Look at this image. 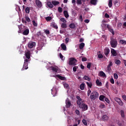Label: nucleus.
I'll use <instances>...</instances> for the list:
<instances>
[{
	"mask_svg": "<svg viewBox=\"0 0 126 126\" xmlns=\"http://www.w3.org/2000/svg\"><path fill=\"white\" fill-rule=\"evenodd\" d=\"M69 38L67 37L65 39V41L66 43H67L69 42Z\"/></svg>",
	"mask_w": 126,
	"mask_h": 126,
	"instance_id": "obj_61",
	"label": "nucleus"
},
{
	"mask_svg": "<svg viewBox=\"0 0 126 126\" xmlns=\"http://www.w3.org/2000/svg\"><path fill=\"white\" fill-rule=\"evenodd\" d=\"M47 5L49 8H53L54 7V5L51 1H48Z\"/></svg>",
	"mask_w": 126,
	"mask_h": 126,
	"instance_id": "obj_14",
	"label": "nucleus"
},
{
	"mask_svg": "<svg viewBox=\"0 0 126 126\" xmlns=\"http://www.w3.org/2000/svg\"><path fill=\"white\" fill-rule=\"evenodd\" d=\"M30 30L29 29H27L24 31V32H23V34L24 35H28L29 34Z\"/></svg>",
	"mask_w": 126,
	"mask_h": 126,
	"instance_id": "obj_15",
	"label": "nucleus"
},
{
	"mask_svg": "<svg viewBox=\"0 0 126 126\" xmlns=\"http://www.w3.org/2000/svg\"><path fill=\"white\" fill-rule=\"evenodd\" d=\"M56 77L61 80L64 81L65 80V78L64 77L60 75V74L56 75Z\"/></svg>",
	"mask_w": 126,
	"mask_h": 126,
	"instance_id": "obj_18",
	"label": "nucleus"
},
{
	"mask_svg": "<svg viewBox=\"0 0 126 126\" xmlns=\"http://www.w3.org/2000/svg\"><path fill=\"white\" fill-rule=\"evenodd\" d=\"M110 50L108 48H106L104 49V55L106 56V58H108L109 57V55L110 54Z\"/></svg>",
	"mask_w": 126,
	"mask_h": 126,
	"instance_id": "obj_7",
	"label": "nucleus"
},
{
	"mask_svg": "<svg viewBox=\"0 0 126 126\" xmlns=\"http://www.w3.org/2000/svg\"><path fill=\"white\" fill-rule=\"evenodd\" d=\"M102 26H104V27H106V28L108 29V30L110 32H111V33L112 34V35H114L115 34V32L113 30V29H112L111 28V27L109 25H106V24H102Z\"/></svg>",
	"mask_w": 126,
	"mask_h": 126,
	"instance_id": "obj_3",
	"label": "nucleus"
},
{
	"mask_svg": "<svg viewBox=\"0 0 126 126\" xmlns=\"http://www.w3.org/2000/svg\"><path fill=\"white\" fill-rule=\"evenodd\" d=\"M75 112L77 115H80V111L78 110H76L75 111Z\"/></svg>",
	"mask_w": 126,
	"mask_h": 126,
	"instance_id": "obj_63",
	"label": "nucleus"
},
{
	"mask_svg": "<svg viewBox=\"0 0 126 126\" xmlns=\"http://www.w3.org/2000/svg\"><path fill=\"white\" fill-rule=\"evenodd\" d=\"M37 39L39 40V41H43L44 40V39H43V36L41 35L39 37H37Z\"/></svg>",
	"mask_w": 126,
	"mask_h": 126,
	"instance_id": "obj_36",
	"label": "nucleus"
},
{
	"mask_svg": "<svg viewBox=\"0 0 126 126\" xmlns=\"http://www.w3.org/2000/svg\"><path fill=\"white\" fill-rule=\"evenodd\" d=\"M91 66V63H89L87 64V68H88V69H90Z\"/></svg>",
	"mask_w": 126,
	"mask_h": 126,
	"instance_id": "obj_60",
	"label": "nucleus"
},
{
	"mask_svg": "<svg viewBox=\"0 0 126 126\" xmlns=\"http://www.w3.org/2000/svg\"><path fill=\"white\" fill-rule=\"evenodd\" d=\"M114 79H118V77H119L118 74L115 73L114 74Z\"/></svg>",
	"mask_w": 126,
	"mask_h": 126,
	"instance_id": "obj_42",
	"label": "nucleus"
},
{
	"mask_svg": "<svg viewBox=\"0 0 126 126\" xmlns=\"http://www.w3.org/2000/svg\"><path fill=\"white\" fill-rule=\"evenodd\" d=\"M120 42L122 44L126 45V41L124 40H120Z\"/></svg>",
	"mask_w": 126,
	"mask_h": 126,
	"instance_id": "obj_39",
	"label": "nucleus"
},
{
	"mask_svg": "<svg viewBox=\"0 0 126 126\" xmlns=\"http://www.w3.org/2000/svg\"><path fill=\"white\" fill-rule=\"evenodd\" d=\"M119 2L117 0L115 1L114 2V5H115V6L117 7L119 6Z\"/></svg>",
	"mask_w": 126,
	"mask_h": 126,
	"instance_id": "obj_49",
	"label": "nucleus"
},
{
	"mask_svg": "<svg viewBox=\"0 0 126 126\" xmlns=\"http://www.w3.org/2000/svg\"><path fill=\"white\" fill-rule=\"evenodd\" d=\"M120 114L121 115L122 118H125V112L123 110H121L120 111Z\"/></svg>",
	"mask_w": 126,
	"mask_h": 126,
	"instance_id": "obj_29",
	"label": "nucleus"
},
{
	"mask_svg": "<svg viewBox=\"0 0 126 126\" xmlns=\"http://www.w3.org/2000/svg\"><path fill=\"white\" fill-rule=\"evenodd\" d=\"M36 35L37 36V37L41 36V32H38L36 33Z\"/></svg>",
	"mask_w": 126,
	"mask_h": 126,
	"instance_id": "obj_53",
	"label": "nucleus"
},
{
	"mask_svg": "<svg viewBox=\"0 0 126 126\" xmlns=\"http://www.w3.org/2000/svg\"><path fill=\"white\" fill-rule=\"evenodd\" d=\"M112 0H109L108 2V6L109 8H111L112 7Z\"/></svg>",
	"mask_w": 126,
	"mask_h": 126,
	"instance_id": "obj_31",
	"label": "nucleus"
},
{
	"mask_svg": "<svg viewBox=\"0 0 126 126\" xmlns=\"http://www.w3.org/2000/svg\"><path fill=\"white\" fill-rule=\"evenodd\" d=\"M82 100H77V105L79 106V107H80V105H81V101Z\"/></svg>",
	"mask_w": 126,
	"mask_h": 126,
	"instance_id": "obj_52",
	"label": "nucleus"
},
{
	"mask_svg": "<svg viewBox=\"0 0 126 126\" xmlns=\"http://www.w3.org/2000/svg\"><path fill=\"white\" fill-rule=\"evenodd\" d=\"M78 68V67L77 66H74L73 67V70L74 72H76L77 71V69Z\"/></svg>",
	"mask_w": 126,
	"mask_h": 126,
	"instance_id": "obj_48",
	"label": "nucleus"
},
{
	"mask_svg": "<svg viewBox=\"0 0 126 126\" xmlns=\"http://www.w3.org/2000/svg\"><path fill=\"white\" fill-rule=\"evenodd\" d=\"M61 47L62 50H63V51H66V45L64 43H62L61 45Z\"/></svg>",
	"mask_w": 126,
	"mask_h": 126,
	"instance_id": "obj_20",
	"label": "nucleus"
},
{
	"mask_svg": "<svg viewBox=\"0 0 126 126\" xmlns=\"http://www.w3.org/2000/svg\"><path fill=\"white\" fill-rule=\"evenodd\" d=\"M95 83H96V86H102V82H100L99 79H97L95 81Z\"/></svg>",
	"mask_w": 126,
	"mask_h": 126,
	"instance_id": "obj_21",
	"label": "nucleus"
},
{
	"mask_svg": "<svg viewBox=\"0 0 126 126\" xmlns=\"http://www.w3.org/2000/svg\"><path fill=\"white\" fill-rule=\"evenodd\" d=\"M28 45V47L29 48H32L35 47L36 43L35 42H33V41H30V42H29Z\"/></svg>",
	"mask_w": 126,
	"mask_h": 126,
	"instance_id": "obj_5",
	"label": "nucleus"
},
{
	"mask_svg": "<svg viewBox=\"0 0 126 126\" xmlns=\"http://www.w3.org/2000/svg\"><path fill=\"white\" fill-rule=\"evenodd\" d=\"M91 98L93 100H95L99 97V94L97 92L95 91L92 93L91 95L90 96Z\"/></svg>",
	"mask_w": 126,
	"mask_h": 126,
	"instance_id": "obj_2",
	"label": "nucleus"
},
{
	"mask_svg": "<svg viewBox=\"0 0 126 126\" xmlns=\"http://www.w3.org/2000/svg\"><path fill=\"white\" fill-rule=\"evenodd\" d=\"M98 76L100 77H105L106 74L103 71H101L99 72V74H98Z\"/></svg>",
	"mask_w": 126,
	"mask_h": 126,
	"instance_id": "obj_17",
	"label": "nucleus"
},
{
	"mask_svg": "<svg viewBox=\"0 0 126 126\" xmlns=\"http://www.w3.org/2000/svg\"><path fill=\"white\" fill-rule=\"evenodd\" d=\"M76 60L74 58H71L69 59V65H76Z\"/></svg>",
	"mask_w": 126,
	"mask_h": 126,
	"instance_id": "obj_4",
	"label": "nucleus"
},
{
	"mask_svg": "<svg viewBox=\"0 0 126 126\" xmlns=\"http://www.w3.org/2000/svg\"><path fill=\"white\" fill-rule=\"evenodd\" d=\"M97 58L99 59H101L103 58V56L102 54H99L97 55Z\"/></svg>",
	"mask_w": 126,
	"mask_h": 126,
	"instance_id": "obj_41",
	"label": "nucleus"
},
{
	"mask_svg": "<svg viewBox=\"0 0 126 126\" xmlns=\"http://www.w3.org/2000/svg\"><path fill=\"white\" fill-rule=\"evenodd\" d=\"M51 27H52L56 30H58L59 29V27H58V25H57V24H56L55 22H52L51 23Z\"/></svg>",
	"mask_w": 126,
	"mask_h": 126,
	"instance_id": "obj_13",
	"label": "nucleus"
},
{
	"mask_svg": "<svg viewBox=\"0 0 126 126\" xmlns=\"http://www.w3.org/2000/svg\"><path fill=\"white\" fill-rule=\"evenodd\" d=\"M110 82L111 84H114L115 83L114 80L113 78H111L110 80Z\"/></svg>",
	"mask_w": 126,
	"mask_h": 126,
	"instance_id": "obj_51",
	"label": "nucleus"
},
{
	"mask_svg": "<svg viewBox=\"0 0 126 126\" xmlns=\"http://www.w3.org/2000/svg\"><path fill=\"white\" fill-rule=\"evenodd\" d=\"M25 19H26V21L27 22H31V20L30 19V18H29V17H28V16H27L26 17H25Z\"/></svg>",
	"mask_w": 126,
	"mask_h": 126,
	"instance_id": "obj_37",
	"label": "nucleus"
},
{
	"mask_svg": "<svg viewBox=\"0 0 126 126\" xmlns=\"http://www.w3.org/2000/svg\"><path fill=\"white\" fill-rule=\"evenodd\" d=\"M25 12L27 14H29L30 12V7L29 6H27L25 8Z\"/></svg>",
	"mask_w": 126,
	"mask_h": 126,
	"instance_id": "obj_23",
	"label": "nucleus"
},
{
	"mask_svg": "<svg viewBox=\"0 0 126 126\" xmlns=\"http://www.w3.org/2000/svg\"><path fill=\"white\" fill-rule=\"evenodd\" d=\"M104 100L106 101L107 103L109 104L110 103V100H109L108 98H104Z\"/></svg>",
	"mask_w": 126,
	"mask_h": 126,
	"instance_id": "obj_56",
	"label": "nucleus"
},
{
	"mask_svg": "<svg viewBox=\"0 0 126 126\" xmlns=\"http://www.w3.org/2000/svg\"><path fill=\"white\" fill-rule=\"evenodd\" d=\"M59 56H60V59H61L62 60H63V54H62L61 53H59Z\"/></svg>",
	"mask_w": 126,
	"mask_h": 126,
	"instance_id": "obj_59",
	"label": "nucleus"
},
{
	"mask_svg": "<svg viewBox=\"0 0 126 126\" xmlns=\"http://www.w3.org/2000/svg\"><path fill=\"white\" fill-rule=\"evenodd\" d=\"M38 45L42 48L44 46V42H40V43H39Z\"/></svg>",
	"mask_w": 126,
	"mask_h": 126,
	"instance_id": "obj_38",
	"label": "nucleus"
},
{
	"mask_svg": "<svg viewBox=\"0 0 126 126\" xmlns=\"http://www.w3.org/2000/svg\"><path fill=\"white\" fill-rule=\"evenodd\" d=\"M86 84L90 88H92L93 86V83L91 82H87Z\"/></svg>",
	"mask_w": 126,
	"mask_h": 126,
	"instance_id": "obj_26",
	"label": "nucleus"
},
{
	"mask_svg": "<svg viewBox=\"0 0 126 126\" xmlns=\"http://www.w3.org/2000/svg\"><path fill=\"white\" fill-rule=\"evenodd\" d=\"M25 57H26V59H27L28 60L30 59V58H31V52L30 51H27L25 53Z\"/></svg>",
	"mask_w": 126,
	"mask_h": 126,
	"instance_id": "obj_12",
	"label": "nucleus"
},
{
	"mask_svg": "<svg viewBox=\"0 0 126 126\" xmlns=\"http://www.w3.org/2000/svg\"><path fill=\"white\" fill-rule=\"evenodd\" d=\"M61 27L63 29H66L67 28V25L65 23H63L61 25Z\"/></svg>",
	"mask_w": 126,
	"mask_h": 126,
	"instance_id": "obj_35",
	"label": "nucleus"
},
{
	"mask_svg": "<svg viewBox=\"0 0 126 126\" xmlns=\"http://www.w3.org/2000/svg\"><path fill=\"white\" fill-rule=\"evenodd\" d=\"M83 79L85 80H87L88 81H90L91 79L88 77V76H84V78H83Z\"/></svg>",
	"mask_w": 126,
	"mask_h": 126,
	"instance_id": "obj_30",
	"label": "nucleus"
},
{
	"mask_svg": "<svg viewBox=\"0 0 126 126\" xmlns=\"http://www.w3.org/2000/svg\"><path fill=\"white\" fill-rule=\"evenodd\" d=\"M63 14H64V16L66 18H68L69 15H68L67 11L64 10V12H63Z\"/></svg>",
	"mask_w": 126,
	"mask_h": 126,
	"instance_id": "obj_28",
	"label": "nucleus"
},
{
	"mask_svg": "<svg viewBox=\"0 0 126 126\" xmlns=\"http://www.w3.org/2000/svg\"><path fill=\"white\" fill-rule=\"evenodd\" d=\"M104 17L106 18H109L110 17V16H109V15H108V14H107V13H106V14H105V15H104Z\"/></svg>",
	"mask_w": 126,
	"mask_h": 126,
	"instance_id": "obj_58",
	"label": "nucleus"
},
{
	"mask_svg": "<svg viewBox=\"0 0 126 126\" xmlns=\"http://www.w3.org/2000/svg\"><path fill=\"white\" fill-rule=\"evenodd\" d=\"M28 63H24V66H23V68H22V71H24L25 70H27L29 68Z\"/></svg>",
	"mask_w": 126,
	"mask_h": 126,
	"instance_id": "obj_11",
	"label": "nucleus"
},
{
	"mask_svg": "<svg viewBox=\"0 0 126 126\" xmlns=\"http://www.w3.org/2000/svg\"><path fill=\"white\" fill-rule=\"evenodd\" d=\"M52 20V17H46V20L47 21H50Z\"/></svg>",
	"mask_w": 126,
	"mask_h": 126,
	"instance_id": "obj_50",
	"label": "nucleus"
},
{
	"mask_svg": "<svg viewBox=\"0 0 126 126\" xmlns=\"http://www.w3.org/2000/svg\"><path fill=\"white\" fill-rule=\"evenodd\" d=\"M44 32H45V33L46 34H48V35L50 34V31H49V30H45V31H44Z\"/></svg>",
	"mask_w": 126,
	"mask_h": 126,
	"instance_id": "obj_43",
	"label": "nucleus"
},
{
	"mask_svg": "<svg viewBox=\"0 0 126 126\" xmlns=\"http://www.w3.org/2000/svg\"><path fill=\"white\" fill-rule=\"evenodd\" d=\"M105 98V96L104 95H100L99 96V100L104 101V98Z\"/></svg>",
	"mask_w": 126,
	"mask_h": 126,
	"instance_id": "obj_32",
	"label": "nucleus"
},
{
	"mask_svg": "<svg viewBox=\"0 0 126 126\" xmlns=\"http://www.w3.org/2000/svg\"><path fill=\"white\" fill-rule=\"evenodd\" d=\"M71 105V103L70 101H66V108H69Z\"/></svg>",
	"mask_w": 126,
	"mask_h": 126,
	"instance_id": "obj_33",
	"label": "nucleus"
},
{
	"mask_svg": "<svg viewBox=\"0 0 126 126\" xmlns=\"http://www.w3.org/2000/svg\"><path fill=\"white\" fill-rule=\"evenodd\" d=\"M80 108H82L83 111H86L88 109V106L87 105L85 104L84 103H82L81 105L79 107Z\"/></svg>",
	"mask_w": 126,
	"mask_h": 126,
	"instance_id": "obj_6",
	"label": "nucleus"
},
{
	"mask_svg": "<svg viewBox=\"0 0 126 126\" xmlns=\"http://www.w3.org/2000/svg\"><path fill=\"white\" fill-rule=\"evenodd\" d=\"M111 54L113 56V57H116V56H118V53L117 51L113 48L111 49Z\"/></svg>",
	"mask_w": 126,
	"mask_h": 126,
	"instance_id": "obj_8",
	"label": "nucleus"
},
{
	"mask_svg": "<svg viewBox=\"0 0 126 126\" xmlns=\"http://www.w3.org/2000/svg\"><path fill=\"white\" fill-rule=\"evenodd\" d=\"M82 122L85 125V126H87V121L85 119L83 120Z\"/></svg>",
	"mask_w": 126,
	"mask_h": 126,
	"instance_id": "obj_57",
	"label": "nucleus"
},
{
	"mask_svg": "<svg viewBox=\"0 0 126 126\" xmlns=\"http://www.w3.org/2000/svg\"><path fill=\"white\" fill-rule=\"evenodd\" d=\"M69 27L71 29H74L76 27L74 23L70 24Z\"/></svg>",
	"mask_w": 126,
	"mask_h": 126,
	"instance_id": "obj_27",
	"label": "nucleus"
},
{
	"mask_svg": "<svg viewBox=\"0 0 126 126\" xmlns=\"http://www.w3.org/2000/svg\"><path fill=\"white\" fill-rule=\"evenodd\" d=\"M122 98L124 100H125L126 101V95H124L122 96Z\"/></svg>",
	"mask_w": 126,
	"mask_h": 126,
	"instance_id": "obj_64",
	"label": "nucleus"
},
{
	"mask_svg": "<svg viewBox=\"0 0 126 126\" xmlns=\"http://www.w3.org/2000/svg\"><path fill=\"white\" fill-rule=\"evenodd\" d=\"M85 84L84 83H82L80 86V89L81 90H84L85 89Z\"/></svg>",
	"mask_w": 126,
	"mask_h": 126,
	"instance_id": "obj_25",
	"label": "nucleus"
},
{
	"mask_svg": "<svg viewBox=\"0 0 126 126\" xmlns=\"http://www.w3.org/2000/svg\"><path fill=\"white\" fill-rule=\"evenodd\" d=\"M60 21H62V22H63V23H66V21L65 20V19H64V18H61Z\"/></svg>",
	"mask_w": 126,
	"mask_h": 126,
	"instance_id": "obj_44",
	"label": "nucleus"
},
{
	"mask_svg": "<svg viewBox=\"0 0 126 126\" xmlns=\"http://www.w3.org/2000/svg\"><path fill=\"white\" fill-rule=\"evenodd\" d=\"M102 119L104 121H108L109 119V117L107 116L106 115H103Z\"/></svg>",
	"mask_w": 126,
	"mask_h": 126,
	"instance_id": "obj_19",
	"label": "nucleus"
},
{
	"mask_svg": "<svg viewBox=\"0 0 126 126\" xmlns=\"http://www.w3.org/2000/svg\"><path fill=\"white\" fill-rule=\"evenodd\" d=\"M84 46H85V43H81L79 45V48L80 49V50H82V49L84 47Z\"/></svg>",
	"mask_w": 126,
	"mask_h": 126,
	"instance_id": "obj_34",
	"label": "nucleus"
},
{
	"mask_svg": "<svg viewBox=\"0 0 126 126\" xmlns=\"http://www.w3.org/2000/svg\"><path fill=\"white\" fill-rule=\"evenodd\" d=\"M111 47L112 48H116L118 45V41L116 39L112 38L111 39L110 41Z\"/></svg>",
	"mask_w": 126,
	"mask_h": 126,
	"instance_id": "obj_1",
	"label": "nucleus"
},
{
	"mask_svg": "<svg viewBox=\"0 0 126 126\" xmlns=\"http://www.w3.org/2000/svg\"><path fill=\"white\" fill-rule=\"evenodd\" d=\"M118 103L119 105H120V106H123V105H124V102H123L121 100H120V101H119V102H118Z\"/></svg>",
	"mask_w": 126,
	"mask_h": 126,
	"instance_id": "obj_47",
	"label": "nucleus"
},
{
	"mask_svg": "<svg viewBox=\"0 0 126 126\" xmlns=\"http://www.w3.org/2000/svg\"><path fill=\"white\" fill-rule=\"evenodd\" d=\"M121 63V61L119 60H115V64H117V65L119 66L120 65Z\"/></svg>",
	"mask_w": 126,
	"mask_h": 126,
	"instance_id": "obj_24",
	"label": "nucleus"
},
{
	"mask_svg": "<svg viewBox=\"0 0 126 126\" xmlns=\"http://www.w3.org/2000/svg\"><path fill=\"white\" fill-rule=\"evenodd\" d=\"M76 98L79 100V101H82V99L81 98V97L79 96H76Z\"/></svg>",
	"mask_w": 126,
	"mask_h": 126,
	"instance_id": "obj_62",
	"label": "nucleus"
},
{
	"mask_svg": "<svg viewBox=\"0 0 126 126\" xmlns=\"http://www.w3.org/2000/svg\"><path fill=\"white\" fill-rule=\"evenodd\" d=\"M35 3L39 8H41L42 6V3L40 0H35Z\"/></svg>",
	"mask_w": 126,
	"mask_h": 126,
	"instance_id": "obj_9",
	"label": "nucleus"
},
{
	"mask_svg": "<svg viewBox=\"0 0 126 126\" xmlns=\"http://www.w3.org/2000/svg\"><path fill=\"white\" fill-rule=\"evenodd\" d=\"M50 68H51V70L53 71L54 73H57L58 72V66H51L50 67Z\"/></svg>",
	"mask_w": 126,
	"mask_h": 126,
	"instance_id": "obj_10",
	"label": "nucleus"
},
{
	"mask_svg": "<svg viewBox=\"0 0 126 126\" xmlns=\"http://www.w3.org/2000/svg\"><path fill=\"white\" fill-rule=\"evenodd\" d=\"M82 61L83 62H87V58H85V57H83V58L82 59Z\"/></svg>",
	"mask_w": 126,
	"mask_h": 126,
	"instance_id": "obj_54",
	"label": "nucleus"
},
{
	"mask_svg": "<svg viewBox=\"0 0 126 126\" xmlns=\"http://www.w3.org/2000/svg\"><path fill=\"white\" fill-rule=\"evenodd\" d=\"M77 5H81L82 3V0H77Z\"/></svg>",
	"mask_w": 126,
	"mask_h": 126,
	"instance_id": "obj_46",
	"label": "nucleus"
},
{
	"mask_svg": "<svg viewBox=\"0 0 126 126\" xmlns=\"http://www.w3.org/2000/svg\"><path fill=\"white\" fill-rule=\"evenodd\" d=\"M58 12L59 13H62L63 12V8L61 7H58Z\"/></svg>",
	"mask_w": 126,
	"mask_h": 126,
	"instance_id": "obj_45",
	"label": "nucleus"
},
{
	"mask_svg": "<svg viewBox=\"0 0 126 126\" xmlns=\"http://www.w3.org/2000/svg\"><path fill=\"white\" fill-rule=\"evenodd\" d=\"M114 100L116 102L118 103L121 99L120 98H118V97H115Z\"/></svg>",
	"mask_w": 126,
	"mask_h": 126,
	"instance_id": "obj_40",
	"label": "nucleus"
},
{
	"mask_svg": "<svg viewBox=\"0 0 126 126\" xmlns=\"http://www.w3.org/2000/svg\"><path fill=\"white\" fill-rule=\"evenodd\" d=\"M97 0H91L90 3L95 6L97 4Z\"/></svg>",
	"mask_w": 126,
	"mask_h": 126,
	"instance_id": "obj_16",
	"label": "nucleus"
},
{
	"mask_svg": "<svg viewBox=\"0 0 126 126\" xmlns=\"http://www.w3.org/2000/svg\"><path fill=\"white\" fill-rule=\"evenodd\" d=\"M52 3L54 6H56V5H58L60 4V1H52Z\"/></svg>",
	"mask_w": 126,
	"mask_h": 126,
	"instance_id": "obj_22",
	"label": "nucleus"
},
{
	"mask_svg": "<svg viewBox=\"0 0 126 126\" xmlns=\"http://www.w3.org/2000/svg\"><path fill=\"white\" fill-rule=\"evenodd\" d=\"M32 24L33 26L34 27H37V24L36 23L35 21H32Z\"/></svg>",
	"mask_w": 126,
	"mask_h": 126,
	"instance_id": "obj_55",
	"label": "nucleus"
}]
</instances>
